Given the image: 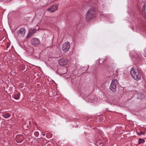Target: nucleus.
Returning a JSON list of instances; mask_svg holds the SVG:
<instances>
[{
    "label": "nucleus",
    "mask_w": 146,
    "mask_h": 146,
    "mask_svg": "<svg viewBox=\"0 0 146 146\" xmlns=\"http://www.w3.org/2000/svg\"><path fill=\"white\" fill-rule=\"evenodd\" d=\"M130 55L131 56H133V57H135L136 58L137 57H140L138 53H137L135 51H132L131 52Z\"/></svg>",
    "instance_id": "11"
},
{
    "label": "nucleus",
    "mask_w": 146,
    "mask_h": 146,
    "mask_svg": "<svg viewBox=\"0 0 146 146\" xmlns=\"http://www.w3.org/2000/svg\"><path fill=\"white\" fill-rule=\"evenodd\" d=\"M4 117L5 118H8L10 117V115L8 113H6L3 115Z\"/></svg>",
    "instance_id": "13"
},
{
    "label": "nucleus",
    "mask_w": 146,
    "mask_h": 146,
    "mask_svg": "<svg viewBox=\"0 0 146 146\" xmlns=\"http://www.w3.org/2000/svg\"><path fill=\"white\" fill-rule=\"evenodd\" d=\"M106 60L107 59H106V58H105L104 60Z\"/></svg>",
    "instance_id": "21"
},
{
    "label": "nucleus",
    "mask_w": 146,
    "mask_h": 146,
    "mask_svg": "<svg viewBox=\"0 0 146 146\" xmlns=\"http://www.w3.org/2000/svg\"><path fill=\"white\" fill-rule=\"evenodd\" d=\"M104 60L103 61V62H102H102H104Z\"/></svg>",
    "instance_id": "22"
},
{
    "label": "nucleus",
    "mask_w": 146,
    "mask_h": 146,
    "mask_svg": "<svg viewBox=\"0 0 146 146\" xmlns=\"http://www.w3.org/2000/svg\"><path fill=\"white\" fill-rule=\"evenodd\" d=\"M137 98L138 99H142L145 98L144 95L141 93H139L137 94Z\"/></svg>",
    "instance_id": "12"
},
{
    "label": "nucleus",
    "mask_w": 146,
    "mask_h": 146,
    "mask_svg": "<svg viewBox=\"0 0 146 146\" xmlns=\"http://www.w3.org/2000/svg\"><path fill=\"white\" fill-rule=\"evenodd\" d=\"M95 11L93 9H89L86 15V19L87 21H89L90 19L94 16Z\"/></svg>",
    "instance_id": "2"
},
{
    "label": "nucleus",
    "mask_w": 146,
    "mask_h": 146,
    "mask_svg": "<svg viewBox=\"0 0 146 146\" xmlns=\"http://www.w3.org/2000/svg\"><path fill=\"white\" fill-rule=\"evenodd\" d=\"M145 141L144 140H143V139H142L140 138V139H139L138 143L139 144H141V143H143Z\"/></svg>",
    "instance_id": "14"
},
{
    "label": "nucleus",
    "mask_w": 146,
    "mask_h": 146,
    "mask_svg": "<svg viewBox=\"0 0 146 146\" xmlns=\"http://www.w3.org/2000/svg\"><path fill=\"white\" fill-rule=\"evenodd\" d=\"M25 30L24 28H21L17 32L18 34L21 37L25 35Z\"/></svg>",
    "instance_id": "9"
},
{
    "label": "nucleus",
    "mask_w": 146,
    "mask_h": 146,
    "mask_svg": "<svg viewBox=\"0 0 146 146\" xmlns=\"http://www.w3.org/2000/svg\"><path fill=\"white\" fill-rule=\"evenodd\" d=\"M143 9L145 10V5H143Z\"/></svg>",
    "instance_id": "19"
},
{
    "label": "nucleus",
    "mask_w": 146,
    "mask_h": 146,
    "mask_svg": "<svg viewBox=\"0 0 146 146\" xmlns=\"http://www.w3.org/2000/svg\"><path fill=\"white\" fill-rule=\"evenodd\" d=\"M36 29H31L29 31V33L27 36V38L30 37V36L33 35L36 32Z\"/></svg>",
    "instance_id": "10"
},
{
    "label": "nucleus",
    "mask_w": 146,
    "mask_h": 146,
    "mask_svg": "<svg viewBox=\"0 0 146 146\" xmlns=\"http://www.w3.org/2000/svg\"><path fill=\"white\" fill-rule=\"evenodd\" d=\"M20 97V96L19 94H17L14 96V98L15 99L18 100V99Z\"/></svg>",
    "instance_id": "15"
},
{
    "label": "nucleus",
    "mask_w": 146,
    "mask_h": 146,
    "mask_svg": "<svg viewBox=\"0 0 146 146\" xmlns=\"http://www.w3.org/2000/svg\"><path fill=\"white\" fill-rule=\"evenodd\" d=\"M144 132H141L140 133H139L138 135H144Z\"/></svg>",
    "instance_id": "17"
},
{
    "label": "nucleus",
    "mask_w": 146,
    "mask_h": 146,
    "mask_svg": "<svg viewBox=\"0 0 146 146\" xmlns=\"http://www.w3.org/2000/svg\"><path fill=\"white\" fill-rule=\"evenodd\" d=\"M131 74L135 80H138L141 79L140 75L139 74V72L137 68L133 66L131 68L130 71Z\"/></svg>",
    "instance_id": "1"
},
{
    "label": "nucleus",
    "mask_w": 146,
    "mask_h": 146,
    "mask_svg": "<svg viewBox=\"0 0 146 146\" xmlns=\"http://www.w3.org/2000/svg\"><path fill=\"white\" fill-rule=\"evenodd\" d=\"M144 56L146 58V49H145L144 50Z\"/></svg>",
    "instance_id": "18"
},
{
    "label": "nucleus",
    "mask_w": 146,
    "mask_h": 146,
    "mask_svg": "<svg viewBox=\"0 0 146 146\" xmlns=\"http://www.w3.org/2000/svg\"><path fill=\"white\" fill-rule=\"evenodd\" d=\"M118 83V82L116 79L112 80L109 88L113 92H115L116 90V86Z\"/></svg>",
    "instance_id": "3"
},
{
    "label": "nucleus",
    "mask_w": 146,
    "mask_h": 146,
    "mask_svg": "<svg viewBox=\"0 0 146 146\" xmlns=\"http://www.w3.org/2000/svg\"><path fill=\"white\" fill-rule=\"evenodd\" d=\"M104 60L103 61V62H102H102H104Z\"/></svg>",
    "instance_id": "23"
},
{
    "label": "nucleus",
    "mask_w": 146,
    "mask_h": 146,
    "mask_svg": "<svg viewBox=\"0 0 146 146\" xmlns=\"http://www.w3.org/2000/svg\"><path fill=\"white\" fill-rule=\"evenodd\" d=\"M32 44L36 46H38L40 44V41L39 40L36 38H34L32 41Z\"/></svg>",
    "instance_id": "8"
},
{
    "label": "nucleus",
    "mask_w": 146,
    "mask_h": 146,
    "mask_svg": "<svg viewBox=\"0 0 146 146\" xmlns=\"http://www.w3.org/2000/svg\"><path fill=\"white\" fill-rule=\"evenodd\" d=\"M58 4H54L50 6V7L47 9V11H50V13L54 12L56 10L58 9Z\"/></svg>",
    "instance_id": "5"
},
{
    "label": "nucleus",
    "mask_w": 146,
    "mask_h": 146,
    "mask_svg": "<svg viewBox=\"0 0 146 146\" xmlns=\"http://www.w3.org/2000/svg\"><path fill=\"white\" fill-rule=\"evenodd\" d=\"M35 135L36 137H38L39 135V133L37 131H36L35 133Z\"/></svg>",
    "instance_id": "16"
},
{
    "label": "nucleus",
    "mask_w": 146,
    "mask_h": 146,
    "mask_svg": "<svg viewBox=\"0 0 146 146\" xmlns=\"http://www.w3.org/2000/svg\"><path fill=\"white\" fill-rule=\"evenodd\" d=\"M70 48V43L69 42L65 43L62 46V50L65 52H67Z\"/></svg>",
    "instance_id": "6"
},
{
    "label": "nucleus",
    "mask_w": 146,
    "mask_h": 146,
    "mask_svg": "<svg viewBox=\"0 0 146 146\" xmlns=\"http://www.w3.org/2000/svg\"><path fill=\"white\" fill-rule=\"evenodd\" d=\"M24 138L23 136L21 135H18L16 136L15 140L19 145H21L23 143Z\"/></svg>",
    "instance_id": "4"
},
{
    "label": "nucleus",
    "mask_w": 146,
    "mask_h": 146,
    "mask_svg": "<svg viewBox=\"0 0 146 146\" xmlns=\"http://www.w3.org/2000/svg\"><path fill=\"white\" fill-rule=\"evenodd\" d=\"M42 135H43L44 136L45 135V134L42 133Z\"/></svg>",
    "instance_id": "20"
},
{
    "label": "nucleus",
    "mask_w": 146,
    "mask_h": 146,
    "mask_svg": "<svg viewBox=\"0 0 146 146\" xmlns=\"http://www.w3.org/2000/svg\"><path fill=\"white\" fill-rule=\"evenodd\" d=\"M68 60L66 58H62L59 60L58 62L61 66H64L66 65L68 62Z\"/></svg>",
    "instance_id": "7"
}]
</instances>
